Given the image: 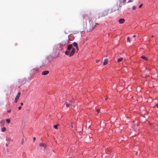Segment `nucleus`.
<instances>
[{
  "mask_svg": "<svg viewBox=\"0 0 158 158\" xmlns=\"http://www.w3.org/2000/svg\"><path fill=\"white\" fill-rule=\"evenodd\" d=\"M49 73V72L48 71H45L42 72V74L43 75H47Z\"/></svg>",
  "mask_w": 158,
  "mask_h": 158,
  "instance_id": "8",
  "label": "nucleus"
},
{
  "mask_svg": "<svg viewBox=\"0 0 158 158\" xmlns=\"http://www.w3.org/2000/svg\"><path fill=\"white\" fill-rule=\"evenodd\" d=\"M21 106H23V102H21Z\"/></svg>",
  "mask_w": 158,
  "mask_h": 158,
  "instance_id": "31",
  "label": "nucleus"
},
{
  "mask_svg": "<svg viewBox=\"0 0 158 158\" xmlns=\"http://www.w3.org/2000/svg\"><path fill=\"white\" fill-rule=\"evenodd\" d=\"M6 122L8 123H10V120L9 119H7L6 120Z\"/></svg>",
  "mask_w": 158,
  "mask_h": 158,
  "instance_id": "16",
  "label": "nucleus"
},
{
  "mask_svg": "<svg viewBox=\"0 0 158 158\" xmlns=\"http://www.w3.org/2000/svg\"><path fill=\"white\" fill-rule=\"evenodd\" d=\"M96 111L97 112V114H98L100 110L99 109H97Z\"/></svg>",
  "mask_w": 158,
  "mask_h": 158,
  "instance_id": "22",
  "label": "nucleus"
},
{
  "mask_svg": "<svg viewBox=\"0 0 158 158\" xmlns=\"http://www.w3.org/2000/svg\"><path fill=\"white\" fill-rule=\"evenodd\" d=\"M6 129L5 127H3L2 128V132H4L5 131Z\"/></svg>",
  "mask_w": 158,
  "mask_h": 158,
  "instance_id": "15",
  "label": "nucleus"
},
{
  "mask_svg": "<svg viewBox=\"0 0 158 158\" xmlns=\"http://www.w3.org/2000/svg\"><path fill=\"white\" fill-rule=\"evenodd\" d=\"M23 143H24V139H23V138L22 140V142H21V144L23 145Z\"/></svg>",
  "mask_w": 158,
  "mask_h": 158,
  "instance_id": "21",
  "label": "nucleus"
},
{
  "mask_svg": "<svg viewBox=\"0 0 158 158\" xmlns=\"http://www.w3.org/2000/svg\"><path fill=\"white\" fill-rule=\"evenodd\" d=\"M21 94L20 92L18 93L16 97L15 98L14 102H15L16 103L17 102L18 100L19 99L20 95Z\"/></svg>",
  "mask_w": 158,
  "mask_h": 158,
  "instance_id": "2",
  "label": "nucleus"
},
{
  "mask_svg": "<svg viewBox=\"0 0 158 158\" xmlns=\"http://www.w3.org/2000/svg\"><path fill=\"white\" fill-rule=\"evenodd\" d=\"M126 0H119V5L121 7L122 5H123L125 3Z\"/></svg>",
  "mask_w": 158,
  "mask_h": 158,
  "instance_id": "3",
  "label": "nucleus"
},
{
  "mask_svg": "<svg viewBox=\"0 0 158 158\" xmlns=\"http://www.w3.org/2000/svg\"><path fill=\"white\" fill-rule=\"evenodd\" d=\"M136 35H133V37H134V38H135V37H136Z\"/></svg>",
  "mask_w": 158,
  "mask_h": 158,
  "instance_id": "30",
  "label": "nucleus"
},
{
  "mask_svg": "<svg viewBox=\"0 0 158 158\" xmlns=\"http://www.w3.org/2000/svg\"><path fill=\"white\" fill-rule=\"evenodd\" d=\"M72 51H71V52L69 54V56H73L75 52V49L74 48H72Z\"/></svg>",
  "mask_w": 158,
  "mask_h": 158,
  "instance_id": "4",
  "label": "nucleus"
},
{
  "mask_svg": "<svg viewBox=\"0 0 158 158\" xmlns=\"http://www.w3.org/2000/svg\"><path fill=\"white\" fill-rule=\"evenodd\" d=\"M155 107H156L158 108V103L156 104V105L153 107V108Z\"/></svg>",
  "mask_w": 158,
  "mask_h": 158,
  "instance_id": "17",
  "label": "nucleus"
},
{
  "mask_svg": "<svg viewBox=\"0 0 158 158\" xmlns=\"http://www.w3.org/2000/svg\"><path fill=\"white\" fill-rule=\"evenodd\" d=\"M105 99L106 100L107 99V97H106V98H105Z\"/></svg>",
  "mask_w": 158,
  "mask_h": 158,
  "instance_id": "34",
  "label": "nucleus"
},
{
  "mask_svg": "<svg viewBox=\"0 0 158 158\" xmlns=\"http://www.w3.org/2000/svg\"><path fill=\"white\" fill-rule=\"evenodd\" d=\"M143 6V4H141L139 6V8H140L141 7H142V6Z\"/></svg>",
  "mask_w": 158,
  "mask_h": 158,
  "instance_id": "23",
  "label": "nucleus"
},
{
  "mask_svg": "<svg viewBox=\"0 0 158 158\" xmlns=\"http://www.w3.org/2000/svg\"><path fill=\"white\" fill-rule=\"evenodd\" d=\"M70 105H71V104H70V102H66V106L68 107V106H69Z\"/></svg>",
  "mask_w": 158,
  "mask_h": 158,
  "instance_id": "13",
  "label": "nucleus"
},
{
  "mask_svg": "<svg viewBox=\"0 0 158 158\" xmlns=\"http://www.w3.org/2000/svg\"><path fill=\"white\" fill-rule=\"evenodd\" d=\"M70 103L71 105L72 106L73 104L74 103V102L73 101H71L70 102Z\"/></svg>",
  "mask_w": 158,
  "mask_h": 158,
  "instance_id": "20",
  "label": "nucleus"
},
{
  "mask_svg": "<svg viewBox=\"0 0 158 158\" xmlns=\"http://www.w3.org/2000/svg\"><path fill=\"white\" fill-rule=\"evenodd\" d=\"M73 45L77 49V50H78V46L76 42H74L73 44Z\"/></svg>",
  "mask_w": 158,
  "mask_h": 158,
  "instance_id": "9",
  "label": "nucleus"
},
{
  "mask_svg": "<svg viewBox=\"0 0 158 158\" xmlns=\"http://www.w3.org/2000/svg\"><path fill=\"white\" fill-rule=\"evenodd\" d=\"M132 2V1H128V2Z\"/></svg>",
  "mask_w": 158,
  "mask_h": 158,
  "instance_id": "35",
  "label": "nucleus"
},
{
  "mask_svg": "<svg viewBox=\"0 0 158 158\" xmlns=\"http://www.w3.org/2000/svg\"><path fill=\"white\" fill-rule=\"evenodd\" d=\"M33 142H34V141H35L36 138L35 137H34L33 138Z\"/></svg>",
  "mask_w": 158,
  "mask_h": 158,
  "instance_id": "26",
  "label": "nucleus"
},
{
  "mask_svg": "<svg viewBox=\"0 0 158 158\" xmlns=\"http://www.w3.org/2000/svg\"><path fill=\"white\" fill-rule=\"evenodd\" d=\"M108 60L107 59H106L104 60V62H103V64L104 65H106L107 64Z\"/></svg>",
  "mask_w": 158,
  "mask_h": 158,
  "instance_id": "10",
  "label": "nucleus"
},
{
  "mask_svg": "<svg viewBox=\"0 0 158 158\" xmlns=\"http://www.w3.org/2000/svg\"><path fill=\"white\" fill-rule=\"evenodd\" d=\"M123 60V58L122 57H121L119 59H118L117 60V62L118 63L122 61Z\"/></svg>",
  "mask_w": 158,
  "mask_h": 158,
  "instance_id": "14",
  "label": "nucleus"
},
{
  "mask_svg": "<svg viewBox=\"0 0 158 158\" xmlns=\"http://www.w3.org/2000/svg\"><path fill=\"white\" fill-rule=\"evenodd\" d=\"M58 125H55L54 126V127L55 128V129H57V127H58Z\"/></svg>",
  "mask_w": 158,
  "mask_h": 158,
  "instance_id": "18",
  "label": "nucleus"
},
{
  "mask_svg": "<svg viewBox=\"0 0 158 158\" xmlns=\"http://www.w3.org/2000/svg\"><path fill=\"white\" fill-rule=\"evenodd\" d=\"M99 61V60H96V62L98 63V62Z\"/></svg>",
  "mask_w": 158,
  "mask_h": 158,
  "instance_id": "29",
  "label": "nucleus"
},
{
  "mask_svg": "<svg viewBox=\"0 0 158 158\" xmlns=\"http://www.w3.org/2000/svg\"><path fill=\"white\" fill-rule=\"evenodd\" d=\"M98 25V24L96 23V24L95 25H94V23H91V24H90V26L89 27V28L88 30L89 31H92L95 27L96 26V25Z\"/></svg>",
  "mask_w": 158,
  "mask_h": 158,
  "instance_id": "1",
  "label": "nucleus"
},
{
  "mask_svg": "<svg viewBox=\"0 0 158 158\" xmlns=\"http://www.w3.org/2000/svg\"><path fill=\"white\" fill-rule=\"evenodd\" d=\"M39 145L40 147H43L44 149H45L46 147V144L43 143H40L39 144Z\"/></svg>",
  "mask_w": 158,
  "mask_h": 158,
  "instance_id": "5",
  "label": "nucleus"
},
{
  "mask_svg": "<svg viewBox=\"0 0 158 158\" xmlns=\"http://www.w3.org/2000/svg\"><path fill=\"white\" fill-rule=\"evenodd\" d=\"M125 20L123 19H120L119 20L118 22L119 23L122 24L124 23Z\"/></svg>",
  "mask_w": 158,
  "mask_h": 158,
  "instance_id": "7",
  "label": "nucleus"
},
{
  "mask_svg": "<svg viewBox=\"0 0 158 158\" xmlns=\"http://www.w3.org/2000/svg\"><path fill=\"white\" fill-rule=\"evenodd\" d=\"M4 122H4V121L2 120V121H1L0 123H1V124H2V123H4Z\"/></svg>",
  "mask_w": 158,
  "mask_h": 158,
  "instance_id": "24",
  "label": "nucleus"
},
{
  "mask_svg": "<svg viewBox=\"0 0 158 158\" xmlns=\"http://www.w3.org/2000/svg\"><path fill=\"white\" fill-rule=\"evenodd\" d=\"M6 146L7 147V146H8V144H7V143L6 144Z\"/></svg>",
  "mask_w": 158,
  "mask_h": 158,
  "instance_id": "32",
  "label": "nucleus"
},
{
  "mask_svg": "<svg viewBox=\"0 0 158 158\" xmlns=\"http://www.w3.org/2000/svg\"><path fill=\"white\" fill-rule=\"evenodd\" d=\"M133 9H135V6H133Z\"/></svg>",
  "mask_w": 158,
  "mask_h": 158,
  "instance_id": "36",
  "label": "nucleus"
},
{
  "mask_svg": "<svg viewBox=\"0 0 158 158\" xmlns=\"http://www.w3.org/2000/svg\"><path fill=\"white\" fill-rule=\"evenodd\" d=\"M71 52L70 51V50H68V49H67V50L65 51V54L66 55H69L70 54V53Z\"/></svg>",
  "mask_w": 158,
  "mask_h": 158,
  "instance_id": "11",
  "label": "nucleus"
},
{
  "mask_svg": "<svg viewBox=\"0 0 158 158\" xmlns=\"http://www.w3.org/2000/svg\"><path fill=\"white\" fill-rule=\"evenodd\" d=\"M11 111V110H8L7 111V112H8V113H10Z\"/></svg>",
  "mask_w": 158,
  "mask_h": 158,
  "instance_id": "28",
  "label": "nucleus"
},
{
  "mask_svg": "<svg viewBox=\"0 0 158 158\" xmlns=\"http://www.w3.org/2000/svg\"><path fill=\"white\" fill-rule=\"evenodd\" d=\"M73 47V46L72 44H69L68 45L67 49H68V50H70L72 49Z\"/></svg>",
  "mask_w": 158,
  "mask_h": 158,
  "instance_id": "6",
  "label": "nucleus"
},
{
  "mask_svg": "<svg viewBox=\"0 0 158 158\" xmlns=\"http://www.w3.org/2000/svg\"><path fill=\"white\" fill-rule=\"evenodd\" d=\"M8 140L9 141H13V140L11 139H8Z\"/></svg>",
  "mask_w": 158,
  "mask_h": 158,
  "instance_id": "25",
  "label": "nucleus"
},
{
  "mask_svg": "<svg viewBox=\"0 0 158 158\" xmlns=\"http://www.w3.org/2000/svg\"><path fill=\"white\" fill-rule=\"evenodd\" d=\"M71 127H72V128H73V125L72 124V125H71Z\"/></svg>",
  "mask_w": 158,
  "mask_h": 158,
  "instance_id": "33",
  "label": "nucleus"
},
{
  "mask_svg": "<svg viewBox=\"0 0 158 158\" xmlns=\"http://www.w3.org/2000/svg\"><path fill=\"white\" fill-rule=\"evenodd\" d=\"M127 41L130 42V38L129 37H128L127 38Z\"/></svg>",
  "mask_w": 158,
  "mask_h": 158,
  "instance_id": "19",
  "label": "nucleus"
},
{
  "mask_svg": "<svg viewBox=\"0 0 158 158\" xmlns=\"http://www.w3.org/2000/svg\"><path fill=\"white\" fill-rule=\"evenodd\" d=\"M141 58L145 60H148V59L144 56H141Z\"/></svg>",
  "mask_w": 158,
  "mask_h": 158,
  "instance_id": "12",
  "label": "nucleus"
},
{
  "mask_svg": "<svg viewBox=\"0 0 158 158\" xmlns=\"http://www.w3.org/2000/svg\"><path fill=\"white\" fill-rule=\"evenodd\" d=\"M21 106H20L19 107L18 109H19V110H21Z\"/></svg>",
  "mask_w": 158,
  "mask_h": 158,
  "instance_id": "27",
  "label": "nucleus"
}]
</instances>
